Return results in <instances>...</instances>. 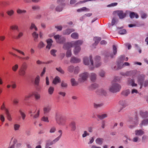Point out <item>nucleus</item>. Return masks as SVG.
<instances>
[{
    "mask_svg": "<svg viewBox=\"0 0 148 148\" xmlns=\"http://www.w3.org/2000/svg\"><path fill=\"white\" fill-rule=\"evenodd\" d=\"M83 42L81 40H79L72 41L71 42L66 43V47L69 48L74 47L73 52L75 55H77L79 53L81 50L80 46L82 44Z\"/></svg>",
    "mask_w": 148,
    "mask_h": 148,
    "instance_id": "f257e3e1",
    "label": "nucleus"
},
{
    "mask_svg": "<svg viewBox=\"0 0 148 148\" xmlns=\"http://www.w3.org/2000/svg\"><path fill=\"white\" fill-rule=\"evenodd\" d=\"M84 64L86 65H89V68L91 70L94 69V62L92 60V57L90 56L88 57H85L83 59Z\"/></svg>",
    "mask_w": 148,
    "mask_h": 148,
    "instance_id": "f03ea898",
    "label": "nucleus"
},
{
    "mask_svg": "<svg viewBox=\"0 0 148 148\" xmlns=\"http://www.w3.org/2000/svg\"><path fill=\"white\" fill-rule=\"evenodd\" d=\"M121 88V86L119 84L113 82L109 87V90L111 92L115 93L119 91Z\"/></svg>",
    "mask_w": 148,
    "mask_h": 148,
    "instance_id": "7ed1b4c3",
    "label": "nucleus"
},
{
    "mask_svg": "<svg viewBox=\"0 0 148 148\" xmlns=\"http://www.w3.org/2000/svg\"><path fill=\"white\" fill-rule=\"evenodd\" d=\"M27 68V65L25 63H24L18 71V74L19 75L22 77H25L26 76V71Z\"/></svg>",
    "mask_w": 148,
    "mask_h": 148,
    "instance_id": "20e7f679",
    "label": "nucleus"
},
{
    "mask_svg": "<svg viewBox=\"0 0 148 148\" xmlns=\"http://www.w3.org/2000/svg\"><path fill=\"white\" fill-rule=\"evenodd\" d=\"M89 74L87 72H84L79 74L78 81L79 82H83L86 81L88 78Z\"/></svg>",
    "mask_w": 148,
    "mask_h": 148,
    "instance_id": "39448f33",
    "label": "nucleus"
},
{
    "mask_svg": "<svg viewBox=\"0 0 148 148\" xmlns=\"http://www.w3.org/2000/svg\"><path fill=\"white\" fill-rule=\"evenodd\" d=\"M124 56H121L119 59L118 61L116 63V64L112 67V69L114 70H118L123 68L122 66V60Z\"/></svg>",
    "mask_w": 148,
    "mask_h": 148,
    "instance_id": "423d86ee",
    "label": "nucleus"
},
{
    "mask_svg": "<svg viewBox=\"0 0 148 148\" xmlns=\"http://www.w3.org/2000/svg\"><path fill=\"white\" fill-rule=\"evenodd\" d=\"M56 120L57 123L60 125H62L64 121V116L61 114L56 115Z\"/></svg>",
    "mask_w": 148,
    "mask_h": 148,
    "instance_id": "0eeeda50",
    "label": "nucleus"
},
{
    "mask_svg": "<svg viewBox=\"0 0 148 148\" xmlns=\"http://www.w3.org/2000/svg\"><path fill=\"white\" fill-rule=\"evenodd\" d=\"M113 53H106V58H112L114 57V56L116 54L117 47L114 45L113 46Z\"/></svg>",
    "mask_w": 148,
    "mask_h": 148,
    "instance_id": "6e6552de",
    "label": "nucleus"
},
{
    "mask_svg": "<svg viewBox=\"0 0 148 148\" xmlns=\"http://www.w3.org/2000/svg\"><path fill=\"white\" fill-rule=\"evenodd\" d=\"M100 57L98 56H97L95 58L93 66L94 68L95 67H98L101 66V63L100 61Z\"/></svg>",
    "mask_w": 148,
    "mask_h": 148,
    "instance_id": "1a4fd4ad",
    "label": "nucleus"
},
{
    "mask_svg": "<svg viewBox=\"0 0 148 148\" xmlns=\"http://www.w3.org/2000/svg\"><path fill=\"white\" fill-rule=\"evenodd\" d=\"M35 111V110H31L29 112V113L30 114V116L33 117L34 118H36L39 117L40 110L39 109H38L37 111V113L34 115V114Z\"/></svg>",
    "mask_w": 148,
    "mask_h": 148,
    "instance_id": "9d476101",
    "label": "nucleus"
},
{
    "mask_svg": "<svg viewBox=\"0 0 148 148\" xmlns=\"http://www.w3.org/2000/svg\"><path fill=\"white\" fill-rule=\"evenodd\" d=\"M54 38L56 40V41L58 43H62L64 42V37L59 35L54 36Z\"/></svg>",
    "mask_w": 148,
    "mask_h": 148,
    "instance_id": "9b49d317",
    "label": "nucleus"
},
{
    "mask_svg": "<svg viewBox=\"0 0 148 148\" xmlns=\"http://www.w3.org/2000/svg\"><path fill=\"white\" fill-rule=\"evenodd\" d=\"M145 78V75H143L141 74L139 75L138 77V82L140 85V88H142V86L143 84V81Z\"/></svg>",
    "mask_w": 148,
    "mask_h": 148,
    "instance_id": "f8f14e48",
    "label": "nucleus"
},
{
    "mask_svg": "<svg viewBox=\"0 0 148 148\" xmlns=\"http://www.w3.org/2000/svg\"><path fill=\"white\" fill-rule=\"evenodd\" d=\"M128 85L131 86L132 87L136 86L137 84L135 83L134 79L129 78L128 79L127 82Z\"/></svg>",
    "mask_w": 148,
    "mask_h": 148,
    "instance_id": "ddd939ff",
    "label": "nucleus"
},
{
    "mask_svg": "<svg viewBox=\"0 0 148 148\" xmlns=\"http://www.w3.org/2000/svg\"><path fill=\"white\" fill-rule=\"evenodd\" d=\"M46 42L47 45L46 47V48L48 50H49L52 45L53 41L51 39H48L47 40Z\"/></svg>",
    "mask_w": 148,
    "mask_h": 148,
    "instance_id": "4468645a",
    "label": "nucleus"
},
{
    "mask_svg": "<svg viewBox=\"0 0 148 148\" xmlns=\"http://www.w3.org/2000/svg\"><path fill=\"white\" fill-rule=\"evenodd\" d=\"M117 13L120 19L123 18L126 16L125 13H124L122 11H117Z\"/></svg>",
    "mask_w": 148,
    "mask_h": 148,
    "instance_id": "2eb2a0df",
    "label": "nucleus"
},
{
    "mask_svg": "<svg viewBox=\"0 0 148 148\" xmlns=\"http://www.w3.org/2000/svg\"><path fill=\"white\" fill-rule=\"evenodd\" d=\"M71 48H69V47H67L66 43L65 44V50H67L66 53V56L67 57H70L71 56L72 53Z\"/></svg>",
    "mask_w": 148,
    "mask_h": 148,
    "instance_id": "dca6fc26",
    "label": "nucleus"
},
{
    "mask_svg": "<svg viewBox=\"0 0 148 148\" xmlns=\"http://www.w3.org/2000/svg\"><path fill=\"white\" fill-rule=\"evenodd\" d=\"M69 126L71 127V130L72 131H75L76 129V123L74 121H72L69 124Z\"/></svg>",
    "mask_w": 148,
    "mask_h": 148,
    "instance_id": "f3484780",
    "label": "nucleus"
},
{
    "mask_svg": "<svg viewBox=\"0 0 148 148\" xmlns=\"http://www.w3.org/2000/svg\"><path fill=\"white\" fill-rule=\"evenodd\" d=\"M51 110V107L49 106L45 107L43 109L44 113L46 114L49 113Z\"/></svg>",
    "mask_w": 148,
    "mask_h": 148,
    "instance_id": "a211bd4d",
    "label": "nucleus"
},
{
    "mask_svg": "<svg viewBox=\"0 0 148 148\" xmlns=\"http://www.w3.org/2000/svg\"><path fill=\"white\" fill-rule=\"evenodd\" d=\"M81 61L80 59L73 57L71 58L70 62L72 63H77Z\"/></svg>",
    "mask_w": 148,
    "mask_h": 148,
    "instance_id": "6ab92c4d",
    "label": "nucleus"
},
{
    "mask_svg": "<svg viewBox=\"0 0 148 148\" xmlns=\"http://www.w3.org/2000/svg\"><path fill=\"white\" fill-rule=\"evenodd\" d=\"M5 113L7 116L8 120L9 121H12V119L10 114L8 110V109H5Z\"/></svg>",
    "mask_w": 148,
    "mask_h": 148,
    "instance_id": "aec40b11",
    "label": "nucleus"
},
{
    "mask_svg": "<svg viewBox=\"0 0 148 148\" xmlns=\"http://www.w3.org/2000/svg\"><path fill=\"white\" fill-rule=\"evenodd\" d=\"M144 132L142 130H136L135 131V135L138 136H141L144 134Z\"/></svg>",
    "mask_w": 148,
    "mask_h": 148,
    "instance_id": "412c9836",
    "label": "nucleus"
},
{
    "mask_svg": "<svg viewBox=\"0 0 148 148\" xmlns=\"http://www.w3.org/2000/svg\"><path fill=\"white\" fill-rule=\"evenodd\" d=\"M60 78L59 77L57 76L53 79L52 83L53 84L56 85L58 83L60 82Z\"/></svg>",
    "mask_w": 148,
    "mask_h": 148,
    "instance_id": "4be33fe9",
    "label": "nucleus"
},
{
    "mask_svg": "<svg viewBox=\"0 0 148 148\" xmlns=\"http://www.w3.org/2000/svg\"><path fill=\"white\" fill-rule=\"evenodd\" d=\"M97 75L95 73H91L90 74V78L92 81L94 82L96 79Z\"/></svg>",
    "mask_w": 148,
    "mask_h": 148,
    "instance_id": "5701e85b",
    "label": "nucleus"
},
{
    "mask_svg": "<svg viewBox=\"0 0 148 148\" xmlns=\"http://www.w3.org/2000/svg\"><path fill=\"white\" fill-rule=\"evenodd\" d=\"M97 93L99 95H105L106 94V92L105 90L103 89H101L98 91Z\"/></svg>",
    "mask_w": 148,
    "mask_h": 148,
    "instance_id": "b1692460",
    "label": "nucleus"
},
{
    "mask_svg": "<svg viewBox=\"0 0 148 148\" xmlns=\"http://www.w3.org/2000/svg\"><path fill=\"white\" fill-rule=\"evenodd\" d=\"M104 140L103 138H97L95 140L96 143L98 145H101L102 144Z\"/></svg>",
    "mask_w": 148,
    "mask_h": 148,
    "instance_id": "393cba45",
    "label": "nucleus"
},
{
    "mask_svg": "<svg viewBox=\"0 0 148 148\" xmlns=\"http://www.w3.org/2000/svg\"><path fill=\"white\" fill-rule=\"evenodd\" d=\"M19 112L22 120H24L26 116V115L24 112L21 110H20Z\"/></svg>",
    "mask_w": 148,
    "mask_h": 148,
    "instance_id": "a878e982",
    "label": "nucleus"
},
{
    "mask_svg": "<svg viewBox=\"0 0 148 148\" xmlns=\"http://www.w3.org/2000/svg\"><path fill=\"white\" fill-rule=\"evenodd\" d=\"M40 81V77L39 75H37L35 78L34 80V84L36 86H38Z\"/></svg>",
    "mask_w": 148,
    "mask_h": 148,
    "instance_id": "bb28decb",
    "label": "nucleus"
},
{
    "mask_svg": "<svg viewBox=\"0 0 148 148\" xmlns=\"http://www.w3.org/2000/svg\"><path fill=\"white\" fill-rule=\"evenodd\" d=\"M20 127V125L17 123L13 125V129L15 131L19 130Z\"/></svg>",
    "mask_w": 148,
    "mask_h": 148,
    "instance_id": "cd10ccee",
    "label": "nucleus"
},
{
    "mask_svg": "<svg viewBox=\"0 0 148 148\" xmlns=\"http://www.w3.org/2000/svg\"><path fill=\"white\" fill-rule=\"evenodd\" d=\"M18 68V65L17 64H16L12 66V69L13 71L15 72L17 71Z\"/></svg>",
    "mask_w": 148,
    "mask_h": 148,
    "instance_id": "c85d7f7f",
    "label": "nucleus"
},
{
    "mask_svg": "<svg viewBox=\"0 0 148 148\" xmlns=\"http://www.w3.org/2000/svg\"><path fill=\"white\" fill-rule=\"evenodd\" d=\"M10 28L13 30H16L18 31L19 29L18 27L16 25H13L11 26Z\"/></svg>",
    "mask_w": 148,
    "mask_h": 148,
    "instance_id": "c756f323",
    "label": "nucleus"
},
{
    "mask_svg": "<svg viewBox=\"0 0 148 148\" xmlns=\"http://www.w3.org/2000/svg\"><path fill=\"white\" fill-rule=\"evenodd\" d=\"M64 5H59L56 7V10L58 12H60L62 11L64 8Z\"/></svg>",
    "mask_w": 148,
    "mask_h": 148,
    "instance_id": "7c9ffc66",
    "label": "nucleus"
},
{
    "mask_svg": "<svg viewBox=\"0 0 148 148\" xmlns=\"http://www.w3.org/2000/svg\"><path fill=\"white\" fill-rule=\"evenodd\" d=\"M32 36L34 38V40L35 41H37V38L38 37V34H37L36 32H34L32 34Z\"/></svg>",
    "mask_w": 148,
    "mask_h": 148,
    "instance_id": "2f4dec72",
    "label": "nucleus"
},
{
    "mask_svg": "<svg viewBox=\"0 0 148 148\" xmlns=\"http://www.w3.org/2000/svg\"><path fill=\"white\" fill-rule=\"evenodd\" d=\"M130 16L131 18H133L135 17L136 18H138V15L137 14L135 13L134 12H131L130 13Z\"/></svg>",
    "mask_w": 148,
    "mask_h": 148,
    "instance_id": "473e14b6",
    "label": "nucleus"
},
{
    "mask_svg": "<svg viewBox=\"0 0 148 148\" xmlns=\"http://www.w3.org/2000/svg\"><path fill=\"white\" fill-rule=\"evenodd\" d=\"M148 124V119H145L142 121V122L140 124V126H142L143 125H145Z\"/></svg>",
    "mask_w": 148,
    "mask_h": 148,
    "instance_id": "72a5a7b5",
    "label": "nucleus"
},
{
    "mask_svg": "<svg viewBox=\"0 0 148 148\" xmlns=\"http://www.w3.org/2000/svg\"><path fill=\"white\" fill-rule=\"evenodd\" d=\"M78 33L74 32L71 35V37L72 38L74 39H77L78 38Z\"/></svg>",
    "mask_w": 148,
    "mask_h": 148,
    "instance_id": "f704fd0d",
    "label": "nucleus"
},
{
    "mask_svg": "<svg viewBox=\"0 0 148 148\" xmlns=\"http://www.w3.org/2000/svg\"><path fill=\"white\" fill-rule=\"evenodd\" d=\"M130 93V91L129 89H127L123 91L122 92V94L125 96H127Z\"/></svg>",
    "mask_w": 148,
    "mask_h": 148,
    "instance_id": "c9c22d12",
    "label": "nucleus"
},
{
    "mask_svg": "<svg viewBox=\"0 0 148 148\" xmlns=\"http://www.w3.org/2000/svg\"><path fill=\"white\" fill-rule=\"evenodd\" d=\"M23 35V33L22 32H19L17 35L15 37L16 39H19L22 37Z\"/></svg>",
    "mask_w": 148,
    "mask_h": 148,
    "instance_id": "e433bc0d",
    "label": "nucleus"
},
{
    "mask_svg": "<svg viewBox=\"0 0 148 148\" xmlns=\"http://www.w3.org/2000/svg\"><path fill=\"white\" fill-rule=\"evenodd\" d=\"M54 91V88L52 86H50L48 90V92L50 95H52Z\"/></svg>",
    "mask_w": 148,
    "mask_h": 148,
    "instance_id": "4c0bfd02",
    "label": "nucleus"
},
{
    "mask_svg": "<svg viewBox=\"0 0 148 148\" xmlns=\"http://www.w3.org/2000/svg\"><path fill=\"white\" fill-rule=\"evenodd\" d=\"M16 12L18 14H21L26 13L27 11L25 10H22L18 9L17 10Z\"/></svg>",
    "mask_w": 148,
    "mask_h": 148,
    "instance_id": "58836bf2",
    "label": "nucleus"
},
{
    "mask_svg": "<svg viewBox=\"0 0 148 148\" xmlns=\"http://www.w3.org/2000/svg\"><path fill=\"white\" fill-rule=\"evenodd\" d=\"M140 114L143 117H146L148 116V113L147 112H143L141 111L140 112Z\"/></svg>",
    "mask_w": 148,
    "mask_h": 148,
    "instance_id": "ea45409f",
    "label": "nucleus"
},
{
    "mask_svg": "<svg viewBox=\"0 0 148 148\" xmlns=\"http://www.w3.org/2000/svg\"><path fill=\"white\" fill-rule=\"evenodd\" d=\"M107 114H103L101 115H97L98 117L100 119H103L104 118L107 117Z\"/></svg>",
    "mask_w": 148,
    "mask_h": 148,
    "instance_id": "a19ab883",
    "label": "nucleus"
},
{
    "mask_svg": "<svg viewBox=\"0 0 148 148\" xmlns=\"http://www.w3.org/2000/svg\"><path fill=\"white\" fill-rule=\"evenodd\" d=\"M33 95V92H32V93H30L28 95H25V97L24 100H28Z\"/></svg>",
    "mask_w": 148,
    "mask_h": 148,
    "instance_id": "79ce46f5",
    "label": "nucleus"
},
{
    "mask_svg": "<svg viewBox=\"0 0 148 148\" xmlns=\"http://www.w3.org/2000/svg\"><path fill=\"white\" fill-rule=\"evenodd\" d=\"M7 14L10 16H12L14 13V11L12 10H8L6 12Z\"/></svg>",
    "mask_w": 148,
    "mask_h": 148,
    "instance_id": "37998d69",
    "label": "nucleus"
},
{
    "mask_svg": "<svg viewBox=\"0 0 148 148\" xmlns=\"http://www.w3.org/2000/svg\"><path fill=\"white\" fill-rule=\"evenodd\" d=\"M89 11V9L85 7H84L82 8H81L80 9H78L77 10V12H82L83 11Z\"/></svg>",
    "mask_w": 148,
    "mask_h": 148,
    "instance_id": "c03bdc74",
    "label": "nucleus"
},
{
    "mask_svg": "<svg viewBox=\"0 0 148 148\" xmlns=\"http://www.w3.org/2000/svg\"><path fill=\"white\" fill-rule=\"evenodd\" d=\"M30 29L32 30L34 29L36 31L38 30V28L35 25L34 23H32L31 24V25L29 28Z\"/></svg>",
    "mask_w": 148,
    "mask_h": 148,
    "instance_id": "a18cd8bd",
    "label": "nucleus"
},
{
    "mask_svg": "<svg viewBox=\"0 0 148 148\" xmlns=\"http://www.w3.org/2000/svg\"><path fill=\"white\" fill-rule=\"evenodd\" d=\"M45 46V44L44 43L42 42H40L38 45V49H40L44 47Z\"/></svg>",
    "mask_w": 148,
    "mask_h": 148,
    "instance_id": "49530a36",
    "label": "nucleus"
},
{
    "mask_svg": "<svg viewBox=\"0 0 148 148\" xmlns=\"http://www.w3.org/2000/svg\"><path fill=\"white\" fill-rule=\"evenodd\" d=\"M94 40L95 41V44L96 45L99 41L101 40V38L98 37H95L94 38Z\"/></svg>",
    "mask_w": 148,
    "mask_h": 148,
    "instance_id": "de8ad7c7",
    "label": "nucleus"
},
{
    "mask_svg": "<svg viewBox=\"0 0 148 148\" xmlns=\"http://www.w3.org/2000/svg\"><path fill=\"white\" fill-rule=\"evenodd\" d=\"M119 104L123 106V107H125L127 106V103L125 101H120L119 102Z\"/></svg>",
    "mask_w": 148,
    "mask_h": 148,
    "instance_id": "09e8293b",
    "label": "nucleus"
},
{
    "mask_svg": "<svg viewBox=\"0 0 148 148\" xmlns=\"http://www.w3.org/2000/svg\"><path fill=\"white\" fill-rule=\"evenodd\" d=\"M32 9L34 11L38 10H40V7L38 5H33L32 6Z\"/></svg>",
    "mask_w": 148,
    "mask_h": 148,
    "instance_id": "8fccbe9b",
    "label": "nucleus"
},
{
    "mask_svg": "<svg viewBox=\"0 0 148 148\" xmlns=\"http://www.w3.org/2000/svg\"><path fill=\"white\" fill-rule=\"evenodd\" d=\"M74 31V29H67L65 31V34H69Z\"/></svg>",
    "mask_w": 148,
    "mask_h": 148,
    "instance_id": "3c124183",
    "label": "nucleus"
},
{
    "mask_svg": "<svg viewBox=\"0 0 148 148\" xmlns=\"http://www.w3.org/2000/svg\"><path fill=\"white\" fill-rule=\"evenodd\" d=\"M65 0H57V3L58 5H62L64 6Z\"/></svg>",
    "mask_w": 148,
    "mask_h": 148,
    "instance_id": "603ef678",
    "label": "nucleus"
},
{
    "mask_svg": "<svg viewBox=\"0 0 148 148\" xmlns=\"http://www.w3.org/2000/svg\"><path fill=\"white\" fill-rule=\"evenodd\" d=\"M79 71V68L78 66H76L75 67H74L73 72L75 74H77Z\"/></svg>",
    "mask_w": 148,
    "mask_h": 148,
    "instance_id": "864d4df0",
    "label": "nucleus"
},
{
    "mask_svg": "<svg viewBox=\"0 0 148 148\" xmlns=\"http://www.w3.org/2000/svg\"><path fill=\"white\" fill-rule=\"evenodd\" d=\"M13 49H14V50H15L18 53L20 54H21L23 56H25V53H24V52H23V51H22L21 50H19V49H15V48H13Z\"/></svg>",
    "mask_w": 148,
    "mask_h": 148,
    "instance_id": "5fc2aeb1",
    "label": "nucleus"
},
{
    "mask_svg": "<svg viewBox=\"0 0 148 148\" xmlns=\"http://www.w3.org/2000/svg\"><path fill=\"white\" fill-rule=\"evenodd\" d=\"M71 83L73 86H75L77 84V83L74 78H72L71 79Z\"/></svg>",
    "mask_w": 148,
    "mask_h": 148,
    "instance_id": "6e6d98bb",
    "label": "nucleus"
},
{
    "mask_svg": "<svg viewBox=\"0 0 148 148\" xmlns=\"http://www.w3.org/2000/svg\"><path fill=\"white\" fill-rule=\"evenodd\" d=\"M33 95H34L35 97V99L36 100L39 99L40 98V95L37 93L33 92Z\"/></svg>",
    "mask_w": 148,
    "mask_h": 148,
    "instance_id": "4d7b16f0",
    "label": "nucleus"
},
{
    "mask_svg": "<svg viewBox=\"0 0 148 148\" xmlns=\"http://www.w3.org/2000/svg\"><path fill=\"white\" fill-rule=\"evenodd\" d=\"M105 74V72L103 70H101L99 73V75L101 77H104Z\"/></svg>",
    "mask_w": 148,
    "mask_h": 148,
    "instance_id": "13d9d810",
    "label": "nucleus"
},
{
    "mask_svg": "<svg viewBox=\"0 0 148 148\" xmlns=\"http://www.w3.org/2000/svg\"><path fill=\"white\" fill-rule=\"evenodd\" d=\"M141 17L142 19H145L147 18V15L146 13L142 12L140 14Z\"/></svg>",
    "mask_w": 148,
    "mask_h": 148,
    "instance_id": "bf43d9fd",
    "label": "nucleus"
},
{
    "mask_svg": "<svg viewBox=\"0 0 148 148\" xmlns=\"http://www.w3.org/2000/svg\"><path fill=\"white\" fill-rule=\"evenodd\" d=\"M41 120L47 123L49 122L48 117L46 116H44L42 117L41 119Z\"/></svg>",
    "mask_w": 148,
    "mask_h": 148,
    "instance_id": "052dcab7",
    "label": "nucleus"
},
{
    "mask_svg": "<svg viewBox=\"0 0 148 148\" xmlns=\"http://www.w3.org/2000/svg\"><path fill=\"white\" fill-rule=\"evenodd\" d=\"M103 105V103H101L100 104H97L96 103H94V108H97L99 107H101Z\"/></svg>",
    "mask_w": 148,
    "mask_h": 148,
    "instance_id": "680f3d73",
    "label": "nucleus"
},
{
    "mask_svg": "<svg viewBox=\"0 0 148 148\" xmlns=\"http://www.w3.org/2000/svg\"><path fill=\"white\" fill-rule=\"evenodd\" d=\"M18 57L20 59H21L26 60H28L30 59V57L29 56H26L25 57H23L20 56H18Z\"/></svg>",
    "mask_w": 148,
    "mask_h": 148,
    "instance_id": "e2e57ef3",
    "label": "nucleus"
},
{
    "mask_svg": "<svg viewBox=\"0 0 148 148\" xmlns=\"http://www.w3.org/2000/svg\"><path fill=\"white\" fill-rule=\"evenodd\" d=\"M89 135V134L86 131H84L82 134V137L83 138H85L87 136Z\"/></svg>",
    "mask_w": 148,
    "mask_h": 148,
    "instance_id": "0e129e2a",
    "label": "nucleus"
},
{
    "mask_svg": "<svg viewBox=\"0 0 148 148\" xmlns=\"http://www.w3.org/2000/svg\"><path fill=\"white\" fill-rule=\"evenodd\" d=\"M57 51L55 49H52L50 51V53L53 56L55 57L56 56V53Z\"/></svg>",
    "mask_w": 148,
    "mask_h": 148,
    "instance_id": "69168bd1",
    "label": "nucleus"
},
{
    "mask_svg": "<svg viewBox=\"0 0 148 148\" xmlns=\"http://www.w3.org/2000/svg\"><path fill=\"white\" fill-rule=\"evenodd\" d=\"M74 69V66H70L68 68V70L70 72H73Z\"/></svg>",
    "mask_w": 148,
    "mask_h": 148,
    "instance_id": "338daca9",
    "label": "nucleus"
},
{
    "mask_svg": "<svg viewBox=\"0 0 148 148\" xmlns=\"http://www.w3.org/2000/svg\"><path fill=\"white\" fill-rule=\"evenodd\" d=\"M126 32V30L124 29L120 30L119 31V33L121 34H125Z\"/></svg>",
    "mask_w": 148,
    "mask_h": 148,
    "instance_id": "774afa93",
    "label": "nucleus"
}]
</instances>
